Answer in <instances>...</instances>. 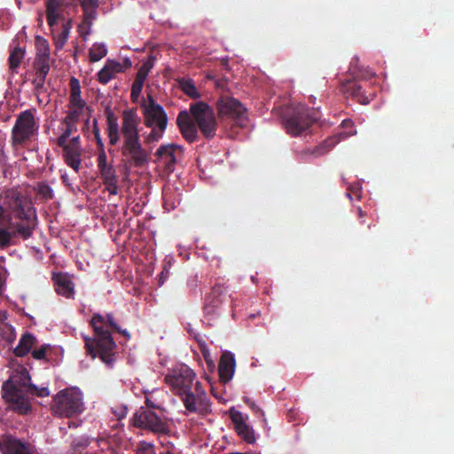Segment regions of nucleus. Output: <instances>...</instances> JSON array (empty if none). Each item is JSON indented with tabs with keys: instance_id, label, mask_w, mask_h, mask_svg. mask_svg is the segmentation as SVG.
<instances>
[{
	"instance_id": "nucleus-1",
	"label": "nucleus",
	"mask_w": 454,
	"mask_h": 454,
	"mask_svg": "<svg viewBox=\"0 0 454 454\" xmlns=\"http://www.w3.org/2000/svg\"><path fill=\"white\" fill-rule=\"evenodd\" d=\"M90 325L93 329L94 337L83 336L86 354L92 358L99 357L107 366H113L115 362V349L117 345L112 336V332H117L129 339V333L121 329L111 313L103 316L95 313Z\"/></svg>"
},
{
	"instance_id": "nucleus-2",
	"label": "nucleus",
	"mask_w": 454,
	"mask_h": 454,
	"mask_svg": "<svg viewBox=\"0 0 454 454\" xmlns=\"http://www.w3.org/2000/svg\"><path fill=\"white\" fill-rule=\"evenodd\" d=\"M195 380V372L185 364L165 376V382L181 397L190 412L207 414L210 411V403L201 383Z\"/></svg>"
},
{
	"instance_id": "nucleus-3",
	"label": "nucleus",
	"mask_w": 454,
	"mask_h": 454,
	"mask_svg": "<svg viewBox=\"0 0 454 454\" xmlns=\"http://www.w3.org/2000/svg\"><path fill=\"white\" fill-rule=\"evenodd\" d=\"M12 211L16 219L21 223L16 225L17 231L23 239H27L33 234L35 225V213L31 200L19 191L10 189L0 195V225H6L7 212Z\"/></svg>"
},
{
	"instance_id": "nucleus-4",
	"label": "nucleus",
	"mask_w": 454,
	"mask_h": 454,
	"mask_svg": "<svg viewBox=\"0 0 454 454\" xmlns=\"http://www.w3.org/2000/svg\"><path fill=\"white\" fill-rule=\"evenodd\" d=\"M140 118L137 109L131 108L122 113L121 134L122 136L121 155L130 166L142 168L149 163L150 152L142 144L138 131Z\"/></svg>"
},
{
	"instance_id": "nucleus-5",
	"label": "nucleus",
	"mask_w": 454,
	"mask_h": 454,
	"mask_svg": "<svg viewBox=\"0 0 454 454\" xmlns=\"http://www.w3.org/2000/svg\"><path fill=\"white\" fill-rule=\"evenodd\" d=\"M31 384L29 372L23 365H18L3 384V397L12 403L13 409L20 414L31 411V403L27 398V390Z\"/></svg>"
},
{
	"instance_id": "nucleus-6",
	"label": "nucleus",
	"mask_w": 454,
	"mask_h": 454,
	"mask_svg": "<svg viewBox=\"0 0 454 454\" xmlns=\"http://www.w3.org/2000/svg\"><path fill=\"white\" fill-rule=\"evenodd\" d=\"M283 114L286 132L294 137L304 133L319 118L315 110L304 105L286 107Z\"/></svg>"
},
{
	"instance_id": "nucleus-7",
	"label": "nucleus",
	"mask_w": 454,
	"mask_h": 454,
	"mask_svg": "<svg viewBox=\"0 0 454 454\" xmlns=\"http://www.w3.org/2000/svg\"><path fill=\"white\" fill-rule=\"evenodd\" d=\"M82 395L75 387L60 390L52 400V414L58 417L71 418L83 411Z\"/></svg>"
},
{
	"instance_id": "nucleus-8",
	"label": "nucleus",
	"mask_w": 454,
	"mask_h": 454,
	"mask_svg": "<svg viewBox=\"0 0 454 454\" xmlns=\"http://www.w3.org/2000/svg\"><path fill=\"white\" fill-rule=\"evenodd\" d=\"M35 109L20 113L12 129V144L13 146L23 145L37 135L39 124L35 119Z\"/></svg>"
},
{
	"instance_id": "nucleus-9",
	"label": "nucleus",
	"mask_w": 454,
	"mask_h": 454,
	"mask_svg": "<svg viewBox=\"0 0 454 454\" xmlns=\"http://www.w3.org/2000/svg\"><path fill=\"white\" fill-rule=\"evenodd\" d=\"M190 114L206 139L215 137L218 122L214 109L203 101L191 104Z\"/></svg>"
},
{
	"instance_id": "nucleus-10",
	"label": "nucleus",
	"mask_w": 454,
	"mask_h": 454,
	"mask_svg": "<svg viewBox=\"0 0 454 454\" xmlns=\"http://www.w3.org/2000/svg\"><path fill=\"white\" fill-rule=\"evenodd\" d=\"M217 115L221 121H230L243 127L247 120V110L237 98L221 96L216 102Z\"/></svg>"
},
{
	"instance_id": "nucleus-11",
	"label": "nucleus",
	"mask_w": 454,
	"mask_h": 454,
	"mask_svg": "<svg viewBox=\"0 0 454 454\" xmlns=\"http://www.w3.org/2000/svg\"><path fill=\"white\" fill-rule=\"evenodd\" d=\"M132 424L137 428L149 430L157 435H167L170 431L167 421L150 410L137 411L132 417Z\"/></svg>"
},
{
	"instance_id": "nucleus-12",
	"label": "nucleus",
	"mask_w": 454,
	"mask_h": 454,
	"mask_svg": "<svg viewBox=\"0 0 454 454\" xmlns=\"http://www.w3.org/2000/svg\"><path fill=\"white\" fill-rule=\"evenodd\" d=\"M183 154L182 145L173 143L161 145L154 153L155 162L161 166L167 173H172L175 170L177 158Z\"/></svg>"
},
{
	"instance_id": "nucleus-13",
	"label": "nucleus",
	"mask_w": 454,
	"mask_h": 454,
	"mask_svg": "<svg viewBox=\"0 0 454 454\" xmlns=\"http://www.w3.org/2000/svg\"><path fill=\"white\" fill-rule=\"evenodd\" d=\"M356 133L355 130L347 132H340L337 135L326 138L314 148H307L299 152V155L304 158L307 155H312L316 158L321 157L328 153L341 139H345Z\"/></svg>"
},
{
	"instance_id": "nucleus-14",
	"label": "nucleus",
	"mask_w": 454,
	"mask_h": 454,
	"mask_svg": "<svg viewBox=\"0 0 454 454\" xmlns=\"http://www.w3.org/2000/svg\"><path fill=\"white\" fill-rule=\"evenodd\" d=\"M0 452L2 454H34L30 443L21 441L12 434L0 436Z\"/></svg>"
},
{
	"instance_id": "nucleus-15",
	"label": "nucleus",
	"mask_w": 454,
	"mask_h": 454,
	"mask_svg": "<svg viewBox=\"0 0 454 454\" xmlns=\"http://www.w3.org/2000/svg\"><path fill=\"white\" fill-rule=\"evenodd\" d=\"M74 3L75 0H47L45 12L48 25L53 27L59 20H65L67 9Z\"/></svg>"
},
{
	"instance_id": "nucleus-16",
	"label": "nucleus",
	"mask_w": 454,
	"mask_h": 454,
	"mask_svg": "<svg viewBox=\"0 0 454 454\" xmlns=\"http://www.w3.org/2000/svg\"><path fill=\"white\" fill-rule=\"evenodd\" d=\"M230 418L234 424V429L238 435L246 442L251 444L255 442L254 429L246 422V419L239 411L234 407L229 411Z\"/></svg>"
},
{
	"instance_id": "nucleus-17",
	"label": "nucleus",
	"mask_w": 454,
	"mask_h": 454,
	"mask_svg": "<svg viewBox=\"0 0 454 454\" xmlns=\"http://www.w3.org/2000/svg\"><path fill=\"white\" fill-rule=\"evenodd\" d=\"M176 125L183 137L189 143L198 140V127L191 114L187 111H181L176 117Z\"/></svg>"
},
{
	"instance_id": "nucleus-18",
	"label": "nucleus",
	"mask_w": 454,
	"mask_h": 454,
	"mask_svg": "<svg viewBox=\"0 0 454 454\" xmlns=\"http://www.w3.org/2000/svg\"><path fill=\"white\" fill-rule=\"evenodd\" d=\"M235 356L231 351H224L219 361L218 373L220 381L227 383L231 381L235 372Z\"/></svg>"
},
{
	"instance_id": "nucleus-19",
	"label": "nucleus",
	"mask_w": 454,
	"mask_h": 454,
	"mask_svg": "<svg viewBox=\"0 0 454 454\" xmlns=\"http://www.w3.org/2000/svg\"><path fill=\"white\" fill-rule=\"evenodd\" d=\"M227 287L222 284H215L211 292L206 297L205 309L207 313H213L226 299Z\"/></svg>"
},
{
	"instance_id": "nucleus-20",
	"label": "nucleus",
	"mask_w": 454,
	"mask_h": 454,
	"mask_svg": "<svg viewBox=\"0 0 454 454\" xmlns=\"http://www.w3.org/2000/svg\"><path fill=\"white\" fill-rule=\"evenodd\" d=\"M144 123L146 127L167 128L168 116L162 106L143 111Z\"/></svg>"
},
{
	"instance_id": "nucleus-21",
	"label": "nucleus",
	"mask_w": 454,
	"mask_h": 454,
	"mask_svg": "<svg viewBox=\"0 0 454 454\" xmlns=\"http://www.w3.org/2000/svg\"><path fill=\"white\" fill-rule=\"evenodd\" d=\"M59 146L63 149V159L65 163L76 173L79 172L82 161V147L71 145L67 144V141H65L64 145Z\"/></svg>"
},
{
	"instance_id": "nucleus-22",
	"label": "nucleus",
	"mask_w": 454,
	"mask_h": 454,
	"mask_svg": "<svg viewBox=\"0 0 454 454\" xmlns=\"http://www.w3.org/2000/svg\"><path fill=\"white\" fill-rule=\"evenodd\" d=\"M11 215H13L12 211L7 212L8 221L6 225H0V247L6 248L11 246L12 239L16 236H20L19 233H15L17 231L16 225L21 223V220L18 219L19 222H13Z\"/></svg>"
},
{
	"instance_id": "nucleus-23",
	"label": "nucleus",
	"mask_w": 454,
	"mask_h": 454,
	"mask_svg": "<svg viewBox=\"0 0 454 454\" xmlns=\"http://www.w3.org/2000/svg\"><path fill=\"white\" fill-rule=\"evenodd\" d=\"M55 286V291L66 298H72L74 294V283L69 276L65 273H57L52 278Z\"/></svg>"
},
{
	"instance_id": "nucleus-24",
	"label": "nucleus",
	"mask_w": 454,
	"mask_h": 454,
	"mask_svg": "<svg viewBox=\"0 0 454 454\" xmlns=\"http://www.w3.org/2000/svg\"><path fill=\"white\" fill-rule=\"evenodd\" d=\"M124 72L121 63L107 59L104 67L97 74L98 81L102 84L108 83L116 74Z\"/></svg>"
},
{
	"instance_id": "nucleus-25",
	"label": "nucleus",
	"mask_w": 454,
	"mask_h": 454,
	"mask_svg": "<svg viewBox=\"0 0 454 454\" xmlns=\"http://www.w3.org/2000/svg\"><path fill=\"white\" fill-rule=\"evenodd\" d=\"M340 90L347 97L356 98L357 101L362 104H366L368 102L362 92L361 85L356 81L348 80L343 82L341 83Z\"/></svg>"
},
{
	"instance_id": "nucleus-26",
	"label": "nucleus",
	"mask_w": 454,
	"mask_h": 454,
	"mask_svg": "<svg viewBox=\"0 0 454 454\" xmlns=\"http://www.w3.org/2000/svg\"><path fill=\"white\" fill-rule=\"evenodd\" d=\"M37 344V340L34 334L31 333H25L22 334L21 338L20 339L19 344L14 348V354L19 356L22 357L27 355L32 348Z\"/></svg>"
},
{
	"instance_id": "nucleus-27",
	"label": "nucleus",
	"mask_w": 454,
	"mask_h": 454,
	"mask_svg": "<svg viewBox=\"0 0 454 454\" xmlns=\"http://www.w3.org/2000/svg\"><path fill=\"white\" fill-rule=\"evenodd\" d=\"M70 97L69 106L84 109L85 101L81 97V87L78 79L72 77L70 79Z\"/></svg>"
},
{
	"instance_id": "nucleus-28",
	"label": "nucleus",
	"mask_w": 454,
	"mask_h": 454,
	"mask_svg": "<svg viewBox=\"0 0 454 454\" xmlns=\"http://www.w3.org/2000/svg\"><path fill=\"white\" fill-rule=\"evenodd\" d=\"M107 54V49L104 43H95L89 51L90 62H97Z\"/></svg>"
},
{
	"instance_id": "nucleus-29",
	"label": "nucleus",
	"mask_w": 454,
	"mask_h": 454,
	"mask_svg": "<svg viewBox=\"0 0 454 454\" xmlns=\"http://www.w3.org/2000/svg\"><path fill=\"white\" fill-rule=\"evenodd\" d=\"M62 124L65 126L62 129V134L57 138L58 145H64L65 141H67L68 137L77 130V124L73 122H67V121H62Z\"/></svg>"
},
{
	"instance_id": "nucleus-30",
	"label": "nucleus",
	"mask_w": 454,
	"mask_h": 454,
	"mask_svg": "<svg viewBox=\"0 0 454 454\" xmlns=\"http://www.w3.org/2000/svg\"><path fill=\"white\" fill-rule=\"evenodd\" d=\"M25 51L20 47H15L8 58L9 67L12 70L16 69L24 58Z\"/></svg>"
},
{
	"instance_id": "nucleus-31",
	"label": "nucleus",
	"mask_w": 454,
	"mask_h": 454,
	"mask_svg": "<svg viewBox=\"0 0 454 454\" xmlns=\"http://www.w3.org/2000/svg\"><path fill=\"white\" fill-rule=\"evenodd\" d=\"M36 57L50 59V47L48 42L42 36H36Z\"/></svg>"
},
{
	"instance_id": "nucleus-32",
	"label": "nucleus",
	"mask_w": 454,
	"mask_h": 454,
	"mask_svg": "<svg viewBox=\"0 0 454 454\" xmlns=\"http://www.w3.org/2000/svg\"><path fill=\"white\" fill-rule=\"evenodd\" d=\"M35 74L47 76L50 72V59L35 58Z\"/></svg>"
},
{
	"instance_id": "nucleus-33",
	"label": "nucleus",
	"mask_w": 454,
	"mask_h": 454,
	"mask_svg": "<svg viewBox=\"0 0 454 454\" xmlns=\"http://www.w3.org/2000/svg\"><path fill=\"white\" fill-rule=\"evenodd\" d=\"M150 128L152 129L145 139V143L148 144V145L160 141L162 138L163 134L167 129V128H163L161 129L160 127H150Z\"/></svg>"
},
{
	"instance_id": "nucleus-34",
	"label": "nucleus",
	"mask_w": 454,
	"mask_h": 454,
	"mask_svg": "<svg viewBox=\"0 0 454 454\" xmlns=\"http://www.w3.org/2000/svg\"><path fill=\"white\" fill-rule=\"evenodd\" d=\"M107 119V132H119V124L116 115L113 113L110 107L105 110Z\"/></svg>"
},
{
	"instance_id": "nucleus-35",
	"label": "nucleus",
	"mask_w": 454,
	"mask_h": 454,
	"mask_svg": "<svg viewBox=\"0 0 454 454\" xmlns=\"http://www.w3.org/2000/svg\"><path fill=\"white\" fill-rule=\"evenodd\" d=\"M182 90L192 98H198L200 93L198 92L194 83L191 80H183L180 82Z\"/></svg>"
},
{
	"instance_id": "nucleus-36",
	"label": "nucleus",
	"mask_w": 454,
	"mask_h": 454,
	"mask_svg": "<svg viewBox=\"0 0 454 454\" xmlns=\"http://www.w3.org/2000/svg\"><path fill=\"white\" fill-rule=\"evenodd\" d=\"M98 170L100 173V176L103 180V183L117 179L115 168L112 164L104 167Z\"/></svg>"
},
{
	"instance_id": "nucleus-37",
	"label": "nucleus",
	"mask_w": 454,
	"mask_h": 454,
	"mask_svg": "<svg viewBox=\"0 0 454 454\" xmlns=\"http://www.w3.org/2000/svg\"><path fill=\"white\" fill-rule=\"evenodd\" d=\"M51 349L50 344H43L40 346L38 348H35L32 350L31 354L34 359L35 360H45L49 361L47 357V352Z\"/></svg>"
},
{
	"instance_id": "nucleus-38",
	"label": "nucleus",
	"mask_w": 454,
	"mask_h": 454,
	"mask_svg": "<svg viewBox=\"0 0 454 454\" xmlns=\"http://www.w3.org/2000/svg\"><path fill=\"white\" fill-rule=\"evenodd\" d=\"M37 192L43 199L46 200H51L54 196L53 190L46 183L38 184Z\"/></svg>"
},
{
	"instance_id": "nucleus-39",
	"label": "nucleus",
	"mask_w": 454,
	"mask_h": 454,
	"mask_svg": "<svg viewBox=\"0 0 454 454\" xmlns=\"http://www.w3.org/2000/svg\"><path fill=\"white\" fill-rule=\"evenodd\" d=\"M83 113V109H80L78 107H71L69 106V110L67 112V116L64 120L67 121V122H73L77 124L81 115Z\"/></svg>"
},
{
	"instance_id": "nucleus-40",
	"label": "nucleus",
	"mask_w": 454,
	"mask_h": 454,
	"mask_svg": "<svg viewBox=\"0 0 454 454\" xmlns=\"http://www.w3.org/2000/svg\"><path fill=\"white\" fill-rule=\"evenodd\" d=\"M29 395H36L39 397H45L50 395V391L48 387H37L35 385L31 384L27 390V398L29 399Z\"/></svg>"
},
{
	"instance_id": "nucleus-41",
	"label": "nucleus",
	"mask_w": 454,
	"mask_h": 454,
	"mask_svg": "<svg viewBox=\"0 0 454 454\" xmlns=\"http://www.w3.org/2000/svg\"><path fill=\"white\" fill-rule=\"evenodd\" d=\"M136 454H154V445L151 442L141 441L137 445Z\"/></svg>"
},
{
	"instance_id": "nucleus-42",
	"label": "nucleus",
	"mask_w": 454,
	"mask_h": 454,
	"mask_svg": "<svg viewBox=\"0 0 454 454\" xmlns=\"http://www.w3.org/2000/svg\"><path fill=\"white\" fill-rule=\"evenodd\" d=\"M152 67V64H150L149 62L144 63L138 69L135 79L145 82Z\"/></svg>"
},
{
	"instance_id": "nucleus-43",
	"label": "nucleus",
	"mask_w": 454,
	"mask_h": 454,
	"mask_svg": "<svg viewBox=\"0 0 454 454\" xmlns=\"http://www.w3.org/2000/svg\"><path fill=\"white\" fill-rule=\"evenodd\" d=\"M92 22L83 20L78 27V32L83 40L87 39V36L90 34Z\"/></svg>"
},
{
	"instance_id": "nucleus-44",
	"label": "nucleus",
	"mask_w": 454,
	"mask_h": 454,
	"mask_svg": "<svg viewBox=\"0 0 454 454\" xmlns=\"http://www.w3.org/2000/svg\"><path fill=\"white\" fill-rule=\"evenodd\" d=\"M68 36L69 35L64 34L63 32H60L59 35L53 37L54 44L57 50H61L64 47L68 39Z\"/></svg>"
},
{
	"instance_id": "nucleus-45",
	"label": "nucleus",
	"mask_w": 454,
	"mask_h": 454,
	"mask_svg": "<svg viewBox=\"0 0 454 454\" xmlns=\"http://www.w3.org/2000/svg\"><path fill=\"white\" fill-rule=\"evenodd\" d=\"M45 75L35 74V77L33 80L32 83L35 86V90L36 92L39 93L43 90L45 83Z\"/></svg>"
},
{
	"instance_id": "nucleus-46",
	"label": "nucleus",
	"mask_w": 454,
	"mask_h": 454,
	"mask_svg": "<svg viewBox=\"0 0 454 454\" xmlns=\"http://www.w3.org/2000/svg\"><path fill=\"white\" fill-rule=\"evenodd\" d=\"M161 106L157 104L151 94H147V99L145 100L142 104L143 110L145 109H155L156 107H160Z\"/></svg>"
},
{
	"instance_id": "nucleus-47",
	"label": "nucleus",
	"mask_w": 454,
	"mask_h": 454,
	"mask_svg": "<svg viewBox=\"0 0 454 454\" xmlns=\"http://www.w3.org/2000/svg\"><path fill=\"white\" fill-rule=\"evenodd\" d=\"M98 168V169L108 166L107 164V156L104 149H101L97 159Z\"/></svg>"
},
{
	"instance_id": "nucleus-48",
	"label": "nucleus",
	"mask_w": 454,
	"mask_h": 454,
	"mask_svg": "<svg viewBox=\"0 0 454 454\" xmlns=\"http://www.w3.org/2000/svg\"><path fill=\"white\" fill-rule=\"evenodd\" d=\"M103 184L106 185V190L111 195H116L118 193L117 179L107 181Z\"/></svg>"
},
{
	"instance_id": "nucleus-49",
	"label": "nucleus",
	"mask_w": 454,
	"mask_h": 454,
	"mask_svg": "<svg viewBox=\"0 0 454 454\" xmlns=\"http://www.w3.org/2000/svg\"><path fill=\"white\" fill-rule=\"evenodd\" d=\"M97 9H83V20L92 22L97 16Z\"/></svg>"
},
{
	"instance_id": "nucleus-50",
	"label": "nucleus",
	"mask_w": 454,
	"mask_h": 454,
	"mask_svg": "<svg viewBox=\"0 0 454 454\" xmlns=\"http://www.w3.org/2000/svg\"><path fill=\"white\" fill-rule=\"evenodd\" d=\"M81 6L83 9H97L98 6V0H79Z\"/></svg>"
},
{
	"instance_id": "nucleus-51",
	"label": "nucleus",
	"mask_w": 454,
	"mask_h": 454,
	"mask_svg": "<svg viewBox=\"0 0 454 454\" xmlns=\"http://www.w3.org/2000/svg\"><path fill=\"white\" fill-rule=\"evenodd\" d=\"M109 137V143L111 145H115L120 139V131L119 132H107Z\"/></svg>"
},
{
	"instance_id": "nucleus-52",
	"label": "nucleus",
	"mask_w": 454,
	"mask_h": 454,
	"mask_svg": "<svg viewBox=\"0 0 454 454\" xmlns=\"http://www.w3.org/2000/svg\"><path fill=\"white\" fill-rule=\"evenodd\" d=\"M62 21H63V25H62L61 32H63L64 34L69 35L71 27H72V20L71 19H67V20L65 19V20H62Z\"/></svg>"
},
{
	"instance_id": "nucleus-53",
	"label": "nucleus",
	"mask_w": 454,
	"mask_h": 454,
	"mask_svg": "<svg viewBox=\"0 0 454 454\" xmlns=\"http://www.w3.org/2000/svg\"><path fill=\"white\" fill-rule=\"evenodd\" d=\"M93 132H94L95 138L97 140L98 145L100 146L101 149H104V145H103V142H102V140L100 138L99 130H98V129L97 127V120H94Z\"/></svg>"
},
{
	"instance_id": "nucleus-54",
	"label": "nucleus",
	"mask_w": 454,
	"mask_h": 454,
	"mask_svg": "<svg viewBox=\"0 0 454 454\" xmlns=\"http://www.w3.org/2000/svg\"><path fill=\"white\" fill-rule=\"evenodd\" d=\"M244 402L255 412L260 411V408L252 401L249 397L245 396L243 398Z\"/></svg>"
},
{
	"instance_id": "nucleus-55",
	"label": "nucleus",
	"mask_w": 454,
	"mask_h": 454,
	"mask_svg": "<svg viewBox=\"0 0 454 454\" xmlns=\"http://www.w3.org/2000/svg\"><path fill=\"white\" fill-rule=\"evenodd\" d=\"M143 86H144L143 82L135 79L132 83V86H131V90H136V91L141 92L143 90Z\"/></svg>"
},
{
	"instance_id": "nucleus-56",
	"label": "nucleus",
	"mask_w": 454,
	"mask_h": 454,
	"mask_svg": "<svg viewBox=\"0 0 454 454\" xmlns=\"http://www.w3.org/2000/svg\"><path fill=\"white\" fill-rule=\"evenodd\" d=\"M4 327L8 331V336L6 337V340L8 341H12L15 337L14 336V329L11 325H5Z\"/></svg>"
},
{
	"instance_id": "nucleus-57",
	"label": "nucleus",
	"mask_w": 454,
	"mask_h": 454,
	"mask_svg": "<svg viewBox=\"0 0 454 454\" xmlns=\"http://www.w3.org/2000/svg\"><path fill=\"white\" fill-rule=\"evenodd\" d=\"M145 404L147 407L152 409H159L160 405L156 404L152 399L146 397L145 398Z\"/></svg>"
},
{
	"instance_id": "nucleus-58",
	"label": "nucleus",
	"mask_w": 454,
	"mask_h": 454,
	"mask_svg": "<svg viewBox=\"0 0 454 454\" xmlns=\"http://www.w3.org/2000/svg\"><path fill=\"white\" fill-rule=\"evenodd\" d=\"M67 144H69L71 145H74V146H81V142H80L79 136L72 137L70 139V141L67 142Z\"/></svg>"
},
{
	"instance_id": "nucleus-59",
	"label": "nucleus",
	"mask_w": 454,
	"mask_h": 454,
	"mask_svg": "<svg viewBox=\"0 0 454 454\" xmlns=\"http://www.w3.org/2000/svg\"><path fill=\"white\" fill-rule=\"evenodd\" d=\"M340 126L344 129L352 128L353 122L350 119H346V120L342 121Z\"/></svg>"
},
{
	"instance_id": "nucleus-60",
	"label": "nucleus",
	"mask_w": 454,
	"mask_h": 454,
	"mask_svg": "<svg viewBox=\"0 0 454 454\" xmlns=\"http://www.w3.org/2000/svg\"><path fill=\"white\" fill-rule=\"evenodd\" d=\"M141 92L139 91H136V90H131L130 91V98H131V100L133 102H137L139 98V96H140Z\"/></svg>"
},
{
	"instance_id": "nucleus-61",
	"label": "nucleus",
	"mask_w": 454,
	"mask_h": 454,
	"mask_svg": "<svg viewBox=\"0 0 454 454\" xmlns=\"http://www.w3.org/2000/svg\"><path fill=\"white\" fill-rule=\"evenodd\" d=\"M123 68H124V71L128 68H129L131 67V61L128 59H126L123 62V64H121Z\"/></svg>"
},
{
	"instance_id": "nucleus-62",
	"label": "nucleus",
	"mask_w": 454,
	"mask_h": 454,
	"mask_svg": "<svg viewBox=\"0 0 454 454\" xmlns=\"http://www.w3.org/2000/svg\"><path fill=\"white\" fill-rule=\"evenodd\" d=\"M358 214H359L360 217H363L364 215V213L363 212V210L361 208L358 209Z\"/></svg>"
},
{
	"instance_id": "nucleus-63",
	"label": "nucleus",
	"mask_w": 454,
	"mask_h": 454,
	"mask_svg": "<svg viewBox=\"0 0 454 454\" xmlns=\"http://www.w3.org/2000/svg\"><path fill=\"white\" fill-rule=\"evenodd\" d=\"M38 21H39V23L43 22V15L42 14H40V16L38 18Z\"/></svg>"
},
{
	"instance_id": "nucleus-64",
	"label": "nucleus",
	"mask_w": 454,
	"mask_h": 454,
	"mask_svg": "<svg viewBox=\"0 0 454 454\" xmlns=\"http://www.w3.org/2000/svg\"><path fill=\"white\" fill-rule=\"evenodd\" d=\"M0 318L1 319L5 318V314L4 313H0Z\"/></svg>"
}]
</instances>
